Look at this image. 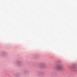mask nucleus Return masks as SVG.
Segmentation results:
<instances>
[{
    "mask_svg": "<svg viewBox=\"0 0 77 77\" xmlns=\"http://www.w3.org/2000/svg\"><path fill=\"white\" fill-rule=\"evenodd\" d=\"M44 66V63H42L41 64V66Z\"/></svg>",
    "mask_w": 77,
    "mask_h": 77,
    "instance_id": "obj_2",
    "label": "nucleus"
},
{
    "mask_svg": "<svg viewBox=\"0 0 77 77\" xmlns=\"http://www.w3.org/2000/svg\"><path fill=\"white\" fill-rule=\"evenodd\" d=\"M56 69L57 71H60L63 69V67L62 66H58L56 67Z\"/></svg>",
    "mask_w": 77,
    "mask_h": 77,
    "instance_id": "obj_1",
    "label": "nucleus"
}]
</instances>
